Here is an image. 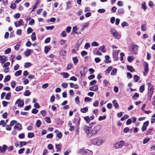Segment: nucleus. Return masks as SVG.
<instances>
[{"mask_svg":"<svg viewBox=\"0 0 155 155\" xmlns=\"http://www.w3.org/2000/svg\"><path fill=\"white\" fill-rule=\"evenodd\" d=\"M91 143L94 145L100 146L103 143V140L100 137H97L92 140L91 141Z\"/></svg>","mask_w":155,"mask_h":155,"instance_id":"f257e3e1","label":"nucleus"},{"mask_svg":"<svg viewBox=\"0 0 155 155\" xmlns=\"http://www.w3.org/2000/svg\"><path fill=\"white\" fill-rule=\"evenodd\" d=\"M110 32L111 34L116 38L119 39L121 38V35L117 32L115 29L113 28H110Z\"/></svg>","mask_w":155,"mask_h":155,"instance_id":"f03ea898","label":"nucleus"},{"mask_svg":"<svg viewBox=\"0 0 155 155\" xmlns=\"http://www.w3.org/2000/svg\"><path fill=\"white\" fill-rule=\"evenodd\" d=\"M101 127L100 125L96 124L94 127L92 128L91 130V134L92 135L96 134L101 129Z\"/></svg>","mask_w":155,"mask_h":155,"instance_id":"7ed1b4c3","label":"nucleus"},{"mask_svg":"<svg viewBox=\"0 0 155 155\" xmlns=\"http://www.w3.org/2000/svg\"><path fill=\"white\" fill-rule=\"evenodd\" d=\"M79 153H81L83 155H92V152L89 150L85 149L84 148H81L79 151Z\"/></svg>","mask_w":155,"mask_h":155,"instance_id":"20e7f679","label":"nucleus"},{"mask_svg":"<svg viewBox=\"0 0 155 155\" xmlns=\"http://www.w3.org/2000/svg\"><path fill=\"white\" fill-rule=\"evenodd\" d=\"M92 128L86 125H84L83 127V129L88 136H91V130Z\"/></svg>","mask_w":155,"mask_h":155,"instance_id":"39448f33","label":"nucleus"},{"mask_svg":"<svg viewBox=\"0 0 155 155\" xmlns=\"http://www.w3.org/2000/svg\"><path fill=\"white\" fill-rule=\"evenodd\" d=\"M138 46L137 45H131L129 49V51L133 53L136 54L137 53Z\"/></svg>","mask_w":155,"mask_h":155,"instance_id":"423d86ee","label":"nucleus"},{"mask_svg":"<svg viewBox=\"0 0 155 155\" xmlns=\"http://www.w3.org/2000/svg\"><path fill=\"white\" fill-rule=\"evenodd\" d=\"M124 144V141L121 140L115 143L114 145V147L115 149L121 148Z\"/></svg>","mask_w":155,"mask_h":155,"instance_id":"0eeeda50","label":"nucleus"},{"mask_svg":"<svg viewBox=\"0 0 155 155\" xmlns=\"http://www.w3.org/2000/svg\"><path fill=\"white\" fill-rule=\"evenodd\" d=\"M80 118H74L73 120L74 123L76 124V125L77 127V129L76 130V133L78 134L79 132V127L80 121Z\"/></svg>","mask_w":155,"mask_h":155,"instance_id":"6e6552de","label":"nucleus"},{"mask_svg":"<svg viewBox=\"0 0 155 155\" xmlns=\"http://www.w3.org/2000/svg\"><path fill=\"white\" fill-rule=\"evenodd\" d=\"M143 64L144 66L143 74L144 76H145L147 74L149 71L148 64L146 62H144L143 63Z\"/></svg>","mask_w":155,"mask_h":155,"instance_id":"1a4fd4ad","label":"nucleus"},{"mask_svg":"<svg viewBox=\"0 0 155 155\" xmlns=\"http://www.w3.org/2000/svg\"><path fill=\"white\" fill-rule=\"evenodd\" d=\"M18 104V106L19 107H23L24 104V101L23 100H21L20 99H18L15 102V104Z\"/></svg>","mask_w":155,"mask_h":155,"instance_id":"9d476101","label":"nucleus"},{"mask_svg":"<svg viewBox=\"0 0 155 155\" xmlns=\"http://www.w3.org/2000/svg\"><path fill=\"white\" fill-rule=\"evenodd\" d=\"M14 24L16 27H18L22 25L23 24V21L21 19H20L18 21H15Z\"/></svg>","mask_w":155,"mask_h":155,"instance_id":"9b49d317","label":"nucleus"},{"mask_svg":"<svg viewBox=\"0 0 155 155\" xmlns=\"http://www.w3.org/2000/svg\"><path fill=\"white\" fill-rule=\"evenodd\" d=\"M7 60V58L5 55H0V63L2 64H3Z\"/></svg>","mask_w":155,"mask_h":155,"instance_id":"f8f14e48","label":"nucleus"},{"mask_svg":"<svg viewBox=\"0 0 155 155\" xmlns=\"http://www.w3.org/2000/svg\"><path fill=\"white\" fill-rule=\"evenodd\" d=\"M149 124V122L147 121L143 123V125L141 128V130L143 132L145 131L147 129V127Z\"/></svg>","mask_w":155,"mask_h":155,"instance_id":"ddd939ff","label":"nucleus"},{"mask_svg":"<svg viewBox=\"0 0 155 155\" xmlns=\"http://www.w3.org/2000/svg\"><path fill=\"white\" fill-rule=\"evenodd\" d=\"M89 90L91 91H96L98 90V87L97 85H95L94 86L90 87L89 88Z\"/></svg>","mask_w":155,"mask_h":155,"instance_id":"4468645a","label":"nucleus"},{"mask_svg":"<svg viewBox=\"0 0 155 155\" xmlns=\"http://www.w3.org/2000/svg\"><path fill=\"white\" fill-rule=\"evenodd\" d=\"M14 129L15 130H21L22 128L21 125L19 124H17L14 127Z\"/></svg>","mask_w":155,"mask_h":155,"instance_id":"2eb2a0df","label":"nucleus"},{"mask_svg":"<svg viewBox=\"0 0 155 155\" xmlns=\"http://www.w3.org/2000/svg\"><path fill=\"white\" fill-rule=\"evenodd\" d=\"M68 126L70 127L69 130L71 131L74 130V127L72 125V124L71 121H69L68 123Z\"/></svg>","mask_w":155,"mask_h":155,"instance_id":"dca6fc26","label":"nucleus"},{"mask_svg":"<svg viewBox=\"0 0 155 155\" xmlns=\"http://www.w3.org/2000/svg\"><path fill=\"white\" fill-rule=\"evenodd\" d=\"M124 11L123 8L119 9L117 11V12L118 15H121L124 13Z\"/></svg>","mask_w":155,"mask_h":155,"instance_id":"f3484780","label":"nucleus"},{"mask_svg":"<svg viewBox=\"0 0 155 155\" xmlns=\"http://www.w3.org/2000/svg\"><path fill=\"white\" fill-rule=\"evenodd\" d=\"M8 148V147L6 145H4L2 146V148L1 147V153H4L6 150Z\"/></svg>","mask_w":155,"mask_h":155,"instance_id":"a211bd4d","label":"nucleus"},{"mask_svg":"<svg viewBox=\"0 0 155 155\" xmlns=\"http://www.w3.org/2000/svg\"><path fill=\"white\" fill-rule=\"evenodd\" d=\"M105 58L106 60L105 63H110L111 62V61L110 60H109L110 58L109 56L108 55H106L105 56Z\"/></svg>","mask_w":155,"mask_h":155,"instance_id":"6ab92c4d","label":"nucleus"},{"mask_svg":"<svg viewBox=\"0 0 155 155\" xmlns=\"http://www.w3.org/2000/svg\"><path fill=\"white\" fill-rule=\"evenodd\" d=\"M70 86L71 87H74L75 89L78 88V87L77 84H74L73 83H69Z\"/></svg>","mask_w":155,"mask_h":155,"instance_id":"aec40b11","label":"nucleus"},{"mask_svg":"<svg viewBox=\"0 0 155 155\" xmlns=\"http://www.w3.org/2000/svg\"><path fill=\"white\" fill-rule=\"evenodd\" d=\"M99 49L103 53H105L106 51L105 49V47L104 45L100 46L99 48Z\"/></svg>","mask_w":155,"mask_h":155,"instance_id":"412c9836","label":"nucleus"},{"mask_svg":"<svg viewBox=\"0 0 155 155\" xmlns=\"http://www.w3.org/2000/svg\"><path fill=\"white\" fill-rule=\"evenodd\" d=\"M55 147L57 150V151H60L62 148L60 144H55Z\"/></svg>","mask_w":155,"mask_h":155,"instance_id":"4be33fe9","label":"nucleus"},{"mask_svg":"<svg viewBox=\"0 0 155 155\" xmlns=\"http://www.w3.org/2000/svg\"><path fill=\"white\" fill-rule=\"evenodd\" d=\"M31 53V50L28 49L26 50L24 52L25 55L27 56L30 55Z\"/></svg>","mask_w":155,"mask_h":155,"instance_id":"5701e85b","label":"nucleus"},{"mask_svg":"<svg viewBox=\"0 0 155 155\" xmlns=\"http://www.w3.org/2000/svg\"><path fill=\"white\" fill-rule=\"evenodd\" d=\"M127 68L128 71L131 72L134 71V68L132 66H130L127 65Z\"/></svg>","mask_w":155,"mask_h":155,"instance_id":"b1692460","label":"nucleus"},{"mask_svg":"<svg viewBox=\"0 0 155 155\" xmlns=\"http://www.w3.org/2000/svg\"><path fill=\"white\" fill-rule=\"evenodd\" d=\"M31 38L33 41H34L36 40V36L35 35V32H33L32 33Z\"/></svg>","mask_w":155,"mask_h":155,"instance_id":"393cba45","label":"nucleus"},{"mask_svg":"<svg viewBox=\"0 0 155 155\" xmlns=\"http://www.w3.org/2000/svg\"><path fill=\"white\" fill-rule=\"evenodd\" d=\"M148 89L150 90V91H152L153 92V85L150 83H148Z\"/></svg>","mask_w":155,"mask_h":155,"instance_id":"a878e982","label":"nucleus"},{"mask_svg":"<svg viewBox=\"0 0 155 155\" xmlns=\"http://www.w3.org/2000/svg\"><path fill=\"white\" fill-rule=\"evenodd\" d=\"M11 97V94L10 93H8L5 96V98L6 100H9Z\"/></svg>","mask_w":155,"mask_h":155,"instance_id":"bb28decb","label":"nucleus"},{"mask_svg":"<svg viewBox=\"0 0 155 155\" xmlns=\"http://www.w3.org/2000/svg\"><path fill=\"white\" fill-rule=\"evenodd\" d=\"M133 78L134 81L135 82L138 81L140 78L139 77L136 75H134Z\"/></svg>","mask_w":155,"mask_h":155,"instance_id":"cd10ccee","label":"nucleus"},{"mask_svg":"<svg viewBox=\"0 0 155 155\" xmlns=\"http://www.w3.org/2000/svg\"><path fill=\"white\" fill-rule=\"evenodd\" d=\"M88 110L87 108L85 107L81 109V111L83 113H86Z\"/></svg>","mask_w":155,"mask_h":155,"instance_id":"c85d7f7f","label":"nucleus"},{"mask_svg":"<svg viewBox=\"0 0 155 155\" xmlns=\"http://www.w3.org/2000/svg\"><path fill=\"white\" fill-rule=\"evenodd\" d=\"M22 71L21 70H19L16 71L15 73V75L16 76H18L20 75Z\"/></svg>","mask_w":155,"mask_h":155,"instance_id":"c756f323","label":"nucleus"},{"mask_svg":"<svg viewBox=\"0 0 155 155\" xmlns=\"http://www.w3.org/2000/svg\"><path fill=\"white\" fill-rule=\"evenodd\" d=\"M112 103L114 106L115 108H117L118 107V105L115 100H114L112 101Z\"/></svg>","mask_w":155,"mask_h":155,"instance_id":"7c9ffc66","label":"nucleus"},{"mask_svg":"<svg viewBox=\"0 0 155 155\" xmlns=\"http://www.w3.org/2000/svg\"><path fill=\"white\" fill-rule=\"evenodd\" d=\"M139 97V95L137 93H135L132 96V98L134 100H136Z\"/></svg>","mask_w":155,"mask_h":155,"instance_id":"2f4dec72","label":"nucleus"},{"mask_svg":"<svg viewBox=\"0 0 155 155\" xmlns=\"http://www.w3.org/2000/svg\"><path fill=\"white\" fill-rule=\"evenodd\" d=\"M112 67L110 66L105 71V74L109 73L112 69Z\"/></svg>","mask_w":155,"mask_h":155,"instance_id":"473e14b6","label":"nucleus"},{"mask_svg":"<svg viewBox=\"0 0 155 155\" xmlns=\"http://www.w3.org/2000/svg\"><path fill=\"white\" fill-rule=\"evenodd\" d=\"M147 25L145 24H144L141 26V29L143 31H145L147 29Z\"/></svg>","mask_w":155,"mask_h":155,"instance_id":"72a5a7b5","label":"nucleus"},{"mask_svg":"<svg viewBox=\"0 0 155 155\" xmlns=\"http://www.w3.org/2000/svg\"><path fill=\"white\" fill-rule=\"evenodd\" d=\"M72 60L74 63L75 64H76L78 62V60L77 57H74L72 58Z\"/></svg>","mask_w":155,"mask_h":155,"instance_id":"f704fd0d","label":"nucleus"},{"mask_svg":"<svg viewBox=\"0 0 155 155\" xmlns=\"http://www.w3.org/2000/svg\"><path fill=\"white\" fill-rule=\"evenodd\" d=\"M61 75H62L63 77L65 78H67L69 76V74L67 73L64 72L62 73H61Z\"/></svg>","mask_w":155,"mask_h":155,"instance_id":"c9c22d12","label":"nucleus"},{"mask_svg":"<svg viewBox=\"0 0 155 155\" xmlns=\"http://www.w3.org/2000/svg\"><path fill=\"white\" fill-rule=\"evenodd\" d=\"M23 88V87L21 86H18L16 87L15 90L17 91H19L22 90Z\"/></svg>","mask_w":155,"mask_h":155,"instance_id":"e433bc0d","label":"nucleus"},{"mask_svg":"<svg viewBox=\"0 0 155 155\" xmlns=\"http://www.w3.org/2000/svg\"><path fill=\"white\" fill-rule=\"evenodd\" d=\"M117 70L116 68L113 69L111 72L110 74L111 75H116L117 73Z\"/></svg>","mask_w":155,"mask_h":155,"instance_id":"4c0bfd02","label":"nucleus"},{"mask_svg":"<svg viewBox=\"0 0 155 155\" xmlns=\"http://www.w3.org/2000/svg\"><path fill=\"white\" fill-rule=\"evenodd\" d=\"M31 94V92L28 90H27L24 93V95L25 96H28Z\"/></svg>","mask_w":155,"mask_h":155,"instance_id":"58836bf2","label":"nucleus"},{"mask_svg":"<svg viewBox=\"0 0 155 155\" xmlns=\"http://www.w3.org/2000/svg\"><path fill=\"white\" fill-rule=\"evenodd\" d=\"M10 79V77L9 75L6 76L4 79V82H6L8 81Z\"/></svg>","mask_w":155,"mask_h":155,"instance_id":"ea45409f","label":"nucleus"},{"mask_svg":"<svg viewBox=\"0 0 155 155\" xmlns=\"http://www.w3.org/2000/svg\"><path fill=\"white\" fill-rule=\"evenodd\" d=\"M27 144V142L25 141H22L20 142V147H21Z\"/></svg>","mask_w":155,"mask_h":155,"instance_id":"a19ab883","label":"nucleus"},{"mask_svg":"<svg viewBox=\"0 0 155 155\" xmlns=\"http://www.w3.org/2000/svg\"><path fill=\"white\" fill-rule=\"evenodd\" d=\"M21 42H19L18 44L15 47V49L16 50H18L19 49V48L21 46Z\"/></svg>","mask_w":155,"mask_h":155,"instance_id":"79ce46f5","label":"nucleus"},{"mask_svg":"<svg viewBox=\"0 0 155 155\" xmlns=\"http://www.w3.org/2000/svg\"><path fill=\"white\" fill-rule=\"evenodd\" d=\"M11 49L10 48H8L5 51V54H9L11 51Z\"/></svg>","mask_w":155,"mask_h":155,"instance_id":"37998d69","label":"nucleus"},{"mask_svg":"<svg viewBox=\"0 0 155 155\" xmlns=\"http://www.w3.org/2000/svg\"><path fill=\"white\" fill-rule=\"evenodd\" d=\"M142 5V8L144 9V10H146L147 8L146 6V5L145 2H143L141 5Z\"/></svg>","mask_w":155,"mask_h":155,"instance_id":"c03bdc74","label":"nucleus"},{"mask_svg":"<svg viewBox=\"0 0 155 155\" xmlns=\"http://www.w3.org/2000/svg\"><path fill=\"white\" fill-rule=\"evenodd\" d=\"M34 136V134L33 133H28V137L29 138H31Z\"/></svg>","mask_w":155,"mask_h":155,"instance_id":"a18cd8bd","label":"nucleus"},{"mask_svg":"<svg viewBox=\"0 0 155 155\" xmlns=\"http://www.w3.org/2000/svg\"><path fill=\"white\" fill-rule=\"evenodd\" d=\"M128 24L126 21H124L122 22L121 24V26L123 27H124L125 26H128Z\"/></svg>","mask_w":155,"mask_h":155,"instance_id":"49530a36","label":"nucleus"},{"mask_svg":"<svg viewBox=\"0 0 155 155\" xmlns=\"http://www.w3.org/2000/svg\"><path fill=\"white\" fill-rule=\"evenodd\" d=\"M140 91L142 93L144 90V85H143L140 86Z\"/></svg>","mask_w":155,"mask_h":155,"instance_id":"de8ad7c7","label":"nucleus"},{"mask_svg":"<svg viewBox=\"0 0 155 155\" xmlns=\"http://www.w3.org/2000/svg\"><path fill=\"white\" fill-rule=\"evenodd\" d=\"M31 65V63L29 62H26L25 63L24 67L25 68H28Z\"/></svg>","mask_w":155,"mask_h":155,"instance_id":"09e8293b","label":"nucleus"},{"mask_svg":"<svg viewBox=\"0 0 155 155\" xmlns=\"http://www.w3.org/2000/svg\"><path fill=\"white\" fill-rule=\"evenodd\" d=\"M41 122L39 120H38L36 122V126L38 127H40L41 125Z\"/></svg>","mask_w":155,"mask_h":155,"instance_id":"8fccbe9b","label":"nucleus"},{"mask_svg":"<svg viewBox=\"0 0 155 155\" xmlns=\"http://www.w3.org/2000/svg\"><path fill=\"white\" fill-rule=\"evenodd\" d=\"M106 118V116H100L98 119V120L99 121H101L102 120L105 119Z\"/></svg>","mask_w":155,"mask_h":155,"instance_id":"3c124183","label":"nucleus"},{"mask_svg":"<svg viewBox=\"0 0 155 155\" xmlns=\"http://www.w3.org/2000/svg\"><path fill=\"white\" fill-rule=\"evenodd\" d=\"M92 99L91 98L86 97L84 98V101L85 102H89L91 101L92 100Z\"/></svg>","mask_w":155,"mask_h":155,"instance_id":"603ef678","label":"nucleus"},{"mask_svg":"<svg viewBox=\"0 0 155 155\" xmlns=\"http://www.w3.org/2000/svg\"><path fill=\"white\" fill-rule=\"evenodd\" d=\"M84 120L86 121L87 122V123H89V122L90 121V117L88 116H87L86 117H84Z\"/></svg>","mask_w":155,"mask_h":155,"instance_id":"864d4df0","label":"nucleus"},{"mask_svg":"<svg viewBox=\"0 0 155 155\" xmlns=\"http://www.w3.org/2000/svg\"><path fill=\"white\" fill-rule=\"evenodd\" d=\"M71 152V149L69 148L67 149L66 152H64V155H68L69 153Z\"/></svg>","mask_w":155,"mask_h":155,"instance_id":"5fc2aeb1","label":"nucleus"},{"mask_svg":"<svg viewBox=\"0 0 155 155\" xmlns=\"http://www.w3.org/2000/svg\"><path fill=\"white\" fill-rule=\"evenodd\" d=\"M16 84V82L15 81H13L11 83V86L12 88H14Z\"/></svg>","mask_w":155,"mask_h":155,"instance_id":"6e6d98bb","label":"nucleus"},{"mask_svg":"<svg viewBox=\"0 0 155 155\" xmlns=\"http://www.w3.org/2000/svg\"><path fill=\"white\" fill-rule=\"evenodd\" d=\"M92 46H97L98 45V43L96 41H93L91 44Z\"/></svg>","mask_w":155,"mask_h":155,"instance_id":"4d7b16f0","label":"nucleus"},{"mask_svg":"<svg viewBox=\"0 0 155 155\" xmlns=\"http://www.w3.org/2000/svg\"><path fill=\"white\" fill-rule=\"evenodd\" d=\"M16 5L15 3L12 4L10 5V8L12 9H14L16 7Z\"/></svg>","mask_w":155,"mask_h":155,"instance_id":"13d9d810","label":"nucleus"},{"mask_svg":"<svg viewBox=\"0 0 155 155\" xmlns=\"http://www.w3.org/2000/svg\"><path fill=\"white\" fill-rule=\"evenodd\" d=\"M10 63L9 62H7L4 64L3 65V68H7L9 66Z\"/></svg>","mask_w":155,"mask_h":155,"instance_id":"bf43d9fd","label":"nucleus"},{"mask_svg":"<svg viewBox=\"0 0 155 155\" xmlns=\"http://www.w3.org/2000/svg\"><path fill=\"white\" fill-rule=\"evenodd\" d=\"M98 12L101 13H104L105 12V10L104 9H99L97 10Z\"/></svg>","mask_w":155,"mask_h":155,"instance_id":"052dcab7","label":"nucleus"},{"mask_svg":"<svg viewBox=\"0 0 155 155\" xmlns=\"http://www.w3.org/2000/svg\"><path fill=\"white\" fill-rule=\"evenodd\" d=\"M67 9H69L71 7V6L70 5L71 4V3L69 1L67 2Z\"/></svg>","mask_w":155,"mask_h":155,"instance_id":"680f3d73","label":"nucleus"},{"mask_svg":"<svg viewBox=\"0 0 155 155\" xmlns=\"http://www.w3.org/2000/svg\"><path fill=\"white\" fill-rule=\"evenodd\" d=\"M50 50V48L48 46H45V53H47Z\"/></svg>","mask_w":155,"mask_h":155,"instance_id":"e2e57ef3","label":"nucleus"},{"mask_svg":"<svg viewBox=\"0 0 155 155\" xmlns=\"http://www.w3.org/2000/svg\"><path fill=\"white\" fill-rule=\"evenodd\" d=\"M47 147L48 148L49 150H51L53 149V146L51 144H48L47 146Z\"/></svg>","mask_w":155,"mask_h":155,"instance_id":"0e129e2a","label":"nucleus"},{"mask_svg":"<svg viewBox=\"0 0 155 155\" xmlns=\"http://www.w3.org/2000/svg\"><path fill=\"white\" fill-rule=\"evenodd\" d=\"M134 59V58L133 56H129L127 58V60L129 62H130Z\"/></svg>","mask_w":155,"mask_h":155,"instance_id":"69168bd1","label":"nucleus"},{"mask_svg":"<svg viewBox=\"0 0 155 155\" xmlns=\"http://www.w3.org/2000/svg\"><path fill=\"white\" fill-rule=\"evenodd\" d=\"M79 98L78 96L75 99V101L76 104H79L80 102L79 101Z\"/></svg>","mask_w":155,"mask_h":155,"instance_id":"338daca9","label":"nucleus"},{"mask_svg":"<svg viewBox=\"0 0 155 155\" xmlns=\"http://www.w3.org/2000/svg\"><path fill=\"white\" fill-rule=\"evenodd\" d=\"M17 123V122L15 120H12L10 124V125L11 127L13 126L15 124H16Z\"/></svg>","mask_w":155,"mask_h":155,"instance_id":"774afa93","label":"nucleus"}]
</instances>
